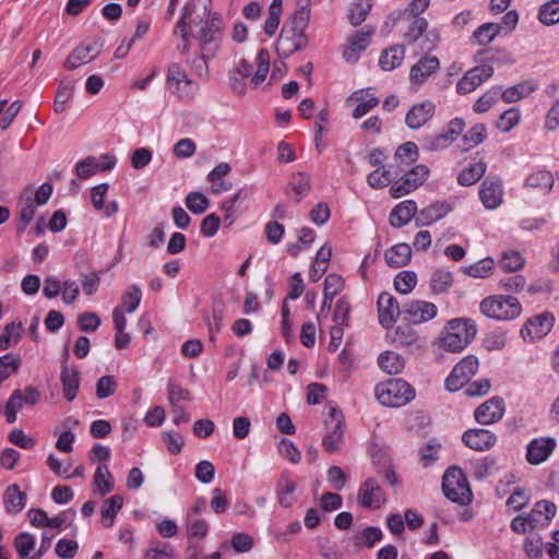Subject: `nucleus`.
<instances>
[{
    "mask_svg": "<svg viewBox=\"0 0 559 559\" xmlns=\"http://www.w3.org/2000/svg\"><path fill=\"white\" fill-rule=\"evenodd\" d=\"M199 10L201 13H195L193 17L197 21L195 26L200 25V27L192 34V38L198 41L199 49L205 58H214L221 48L224 22L217 12L209 10L204 14L202 7H198Z\"/></svg>",
    "mask_w": 559,
    "mask_h": 559,
    "instance_id": "obj_1",
    "label": "nucleus"
},
{
    "mask_svg": "<svg viewBox=\"0 0 559 559\" xmlns=\"http://www.w3.org/2000/svg\"><path fill=\"white\" fill-rule=\"evenodd\" d=\"M477 328L471 319H452L440 337L441 346L452 353L463 350L476 336Z\"/></svg>",
    "mask_w": 559,
    "mask_h": 559,
    "instance_id": "obj_2",
    "label": "nucleus"
},
{
    "mask_svg": "<svg viewBox=\"0 0 559 559\" xmlns=\"http://www.w3.org/2000/svg\"><path fill=\"white\" fill-rule=\"evenodd\" d=\"M441 488L445 498L454 503L467 507L473 501L467 477L459 466H451L444 472Z\"/></svg>",
    "mask_w": 559,
    "mask_h": 559,
    "instance_id": "obj_3",
    "label": "nucleus"
},
{
    "mask_svg": "<svg viewBox=\"0 0 559 559\" xmlns=\"http://www.w3.org/2000/svg\"><path fill=\"white\" fill-rule=\"evenodd\" d=\"M377 400L385 406L400 407L415 397V389L405 380L395 378L377 384Z\"/></svg>",
    "mask_w": 559,
    "mask_h": 559,
    "instance_id": "obj_4",
    "label": "nucleus"
},
{
    "mask_svg": "<svg viewBox=\"0 0 559 559\" xmlns=\"http://www.w3.org/2000/svg\"><path fill=\"white\" fill-rule=\"evenodd\" d=\"M307 26L290 17L284 23L276 41V51L282 59L288 58L307 46L308 38L305 34Z\"/></svg>",
    "mask_w": 559,
    "mask_h": 559,
    "instance_id": "obj_5",
    "label": "nucleus"
},
{
    "mask_svg": "<svg viewBox=\"0 0 559 559\" xmlns=\"http://www.w3.org/2000/svg\"><path fill=\"white\" fill-rule=\"evenodd\" d=\"M211 1L212 0H191L182 8L181 16L174 28V34H179L182 40V43L177 47L179 52H189L191 48L190 38H192V34H194L192 27L193 25H197V21L193 15L198 12V7H202L203 13L206 14L209 12Z\"/></svg>",
    "mask_w": 559,
    "mask_h": 559,
    "instance_id": "obj_6",
    "label": "nucleus"
},
{
    "mask_svg": "<svg viewBox=\"0 0 559 559\" xmlns=\"http://www.w3.org/2000/svg\"><path fill=\"white\" fill-rule=\"evenodd\" d=\"M480 311L488 318L503 321L519 317L522 307L515 297L496 295L483 299L480 302Z\"/></svg>",
    "mask_w": 559,
    "mask_h": 559,
    "instance_id": "obj_7",
    "label": "nucleus"
},
{
    "mask_svg": "<svg viewBox=\"0 0 559 559\" xmlns=\"http://www.w3.org/2000/svg\"><path fill=\"white\" fill-rule=\"evenodd\" d=\"M167 88L181 99H191L198 92V84L187 74L186 70L177 62L168 66Z\"/></svg>",
    "mask_w": 559,
    "mask_h": 559,
    "instance_id": "obj_8",
    "label": "nucleus"
},
{
    "mask_svg": "<svg viewBox=\"0 0 559 559\" xmlns=\"http://www.w3.org/2000/svg\"><path fill=\"white\" fill-rule=\"evenodd\" d=\"M428 175L429 169L426 165H416L397 180L392 182L390 188L391 197L399 199L413 192L426 181Z\"/></svg>",
    "mask_w": 559,
    "mask_h": 559,
    "instance_id": "obj_9",
    "label": "nucleus"
},
{
    "mask_svg": "<svg viewBox=\"0 0 559 559\" xmlns=\"http://www.w3.org/2000/svg\"><path fill=\"white\" fill-rule=\"evenodd\" d=\"M479 361L476 356L468 355L459 361L444 381L445 389L455 392L467 384L471 378L477 372Z\"/></svg>",
    "mask_w": 559,
    "mask_h": 559,
    "instance_id": "obj_10",
    "label": "nucleus"
},
{
    "mask_svg": "<svg viewBox=\"0 0 559 559\" xmlns=\"http://www.w3.org/2000/svg\"><path fill=\"white\" fill-rule=\"evenodd\" d=\"M393 16L394 23L403 25L402 37L408 45L416 43L427 31L428 22L420 15H409V13H396Z\"/></svg>",
    "mask_w": 559,
    "mask_h": 559,
    "instance_id": "obj_11",
    "label": "nucleus"
},
{
    "mask_svg": "<svg viewBox=\"0 0 559 559\" xmlns=\"http://www.w3.org/2000/svg\"><path fill=\"white\" fill-rule=\"evenodd\" d=\"M403 319L413 324H420L433 319L438 313L435 304L426 300H408L402 305Z\"/></svg>",
    "mask_w": 559,
    "mask_h": 559,
    "instance_id": "obj_12",
    "label": "nucleus"
},
{
    "mask_svg": "<svg viewBox=\"0 0 559 559\" xmlns=\"http://www.w3.org/2000/svg\"><path fill=\"white\" fill-rule=\"evenodd\" d=\"M357 500L364 509H379L386 498L379 481L374 477H368L359 487Z\"/></svg>",
    "mask_w": 559,
    "mask_h": 559,
    "instance_id": "obj_13",
    "label": "nucleus"
},
{
    "mask_svg": "<svg viewBox=\"0 0 559 559\" xmlns=\"http://www.w3.org/2000/svg\"><path fill=\"white\" fill-rule=\"evenodd\" d=\"M378 314L379 323L384 329H391L399 317H403L402 306L399 305L396 298L391 294L383 292L378 297Z\"/></svg>",
    "mask_w": 559,
    "mask_h": 559,
    "instance_id": "obj_14",
    "label": "nucleus"
},
{
    "mask_svg": "<svg viewBox=\"0 0 559 559\" xmlns=\"http://www.w3.org/2000/svg\"><path fill=\"white\" fill-rule=\"evenodd\" d=\"M493 68L483 64L468 70L456 84V92L466 95L475 91L483 82L491 78Z\"/></svg>",
    "mask_w": 559,
    "mask_h": 559,
    "instance_id": "obj_15",
    "label": "nucleus"
},
{
    "mask_svg": "<svg viewBox=\"0 0 559 559\" xmlns=\"http://www.w3.org/2000/svg\"><path fill=\"white\" fill-rule=\"evenodd\" d=\"M554 321L555 318L548 312L534 316L521 329V335L524 340L530 338L531 342L539 340L551 331Z\"/></svg>",
    "mask_w": 559,
    "mask_h": 559,
    "instance_id": "obj_16",
    "label": "nucleus"
},
{
    "mask_svg": "<svg viewBox=\"0 0 559 559\" xmlns=\"http://www.w3.org/2000/svg\"><path fill=\"white\" fill-rule=\"evenodd\" d=\"M39 391L34 386L26 388L24 393L21 390H15L5 404L4 416L7 419H15L19 409L24 404L32 406L39 400Z\"/></svg>",
    "mask_w": 559,
    "mask_h": 559,
    "instance_id": "obj_17",
    "label": "nucleus"
},
{
    "mask_svg": "<svg viewBox=\"0 0 559 559\" xmlns=\"http://www.w3.org/2000/svg\"><path fill=\"white\" fill-rule=\"evenodd\" d=\"M502 182L497 177H487L479 189V198L488 210L497 209L502 202Z\"/></svg>",
    "mask_w": 559,
    "mask_h": 559,
    "instance_id": "obj_18",
    "label": "nucleus"
},
{
    "mask_svg": "<svg viewBox=\"0 0 559 559\" xmlns=\"http://www.w3.org/2000/svg\"><path fill=\"white\" fill-rule=\"evenodd\" d=\"M100 159H107V164H99L96 157L87 156L75 165V174L81 179H87L97 171L111 170L116 166V157L114 155L104 154Z\"/></svg>",
    "mask_w": 559,
    "mask_h": 559,
    "instance_id": "obj_19",
    "label": "nucleus"
},
{
    "mask_svg": "<svg viewBox=\"0 0 559 559\" xmlns=\"http://www.w3.org/2000/svg\"><path fill=\"white\" fill-rule=\"evenodd\" d=\"M463 443L475 451H487L491 449L497 437L493 432L488 429H468L462 436Z\"/></svg>",
    "mask_w": 559,
    "mask_h": 559,
    "instance_id": "obj_20",
    "label": "nucleus"
},
{
    "mask_svg": "<svg viewBox=\"0 0 559 559\" xmlns=\"http://www.w3.org/2000/svg\"><path fill=\"white\" fill-rule=\"evenodd\" d=\"M556 448L554 438H536L527 445L526 460L532 465L545 462Z\"/></svg>",
    "mask_w": 559,
    "mask_h": 559,
    "instance_id": "obj_21",
    "label": "nucleus"
},
{
    "mask_svg": "<svg viewBox=\"0 0 559 559\" xmlns=\"http://www.w3.org/2000/svg\"><path fill=\"white\" fill-rule=\"evenodd\" d=\"M102 45L94 41L88 45H80L68 56L64 67L74 70L82 64L93 61L100 52Z\"/></svg>",
    "mask_w": 559,
    "mask_h": 559,
    "instance_id": "obj_22",
    "label": "nucleus"
},
{
    "mask_svg": "<svg viewBox=\"0 0 559 559\" xmlns=\"http://www.w3.org/2000/svg\"><path fill=\"white\" fill-rule=\"evenodd\" d=\"M436 106L430 100L414 105L405 116V123L409 129H418L435 115Z\"/></svg>",
    "mask_w": 559,
    "mask_h": 559,
    "instance_id": "obj_23",
    "label": "nucleus"
},
{
    "mask_svg": "<svg viewBox=\"0 0 559 559\" xmlns=\"http://www.w3.org/2000/svg\"><path fill=\"white\" fill-rule=\"evenodd\" d=\"M17 205L20 207V219L16 225V230L19 234H21L26 229L27 225L34 218L36 207L38 206L36 203H34L33 190L29 187L24 189Z\"/></svg>",
    "mask_w": 559,
    "mask_h": 559,
    "instance_id": "obj_24",
    "label": "nucleus"
},
{
    "mask_svg": "<svg viewBox=\"0 0 559 559\" xmlns=\"http://www.w3.org/2000/svg\"><path fill=\"white\" fill-rule=\"evenodd\" d=\"M439 68L440 61L437 57H424L412 67L409 72L411 82L420 85Z\"/></svg>",
    "mask_w": 559,
    "mask_h": 559,
    "instance_id": "obj_25",
    "label": "nucleus"
},
{
    "mask_svg": "<svg viewBox=\"0 0 559 559\" xmlns=\"http://www.w3.org/2000/svg\"><path fill=\"white\" fill-rule=\"evenodd\" d=\"M452 211L450 203L445 201H437L431 205L423 209L415 219L416 226H427L443 218Z\"/></svg>",
    "mask_w": 559,
    "mask_h": 559,
    "instance_id": "obj_26",
    "label": "nucleus"
},
{
    "mask_svg": "<svg viewBox=\"0 0 559 559\" xmlns=\"http://www.w3.org/2000/svg\"><path fill=\"white\" fill-rule=\"evenodd\" d=\"M417 213V204L413 200L399 203L390 213V224L394 228L407 225Z\"/></svg>",
    "mask_w": 559,
    "mask_h": 559,
    "instance_id": "obj_27",
    "label": "nucleus"
},
{
    "mask_svg": "<svg viewBox=\"0 0 559 559\" xmlns=\"http://www.w3.org/2000/svg\"><path fill=\"white\" fill-rule=\"evenodd\" d=\"M504 415V401L495 396L483 403L474 412V419H502Z\"/></svg>",
    "mask_w": 559,
    "mask_h": 559,
    "instance_id": "obj_28",
    "label": "nucleus"
},
{
    "mask_svg": "<svg viewBox=\"0 0 559 559\" xmlns=\"http://www.w3.org/2000/svg\"><path fill=\"white\" fill-rule=\"evenodd\" d=\"M411 258L412 248L405 242L392 246L384 253L385 262L391 267H402L408 264Z\"/></svg>",
    "mask_w": 559,
    "mask_h": 559,
    "instance_id": "obj_29",
    "label": "nucleus"
},
{
    "mask_svg": "<svg viewBox=\"0 0 559 559\" xmlns=\"http://www.w3.org/2000/svg\"><path fill=\"white\" fill-rule=\"evenodd\" d=\"M63 388V395L67 401H72L78 393L80 385V373L76 368L63 366L60 374Z\"/></svg>",
    "mask_w": 559,
    "mask_h": 559,
    "instance_id": "obj_30",
    "label": "nucleus"
},
{
    "mask_svg": "<svg viewBox=\"0 0 559 559\" xmlns=\"http://www.w3.org/2000/svg\"><path fill=\"white\" fill-rule=\"evenodd\" d=\"M3 501L5 510L9 513L16 514L25 507L26 495L20 490L19 485L13 484L7 488Z\"/></svg>",
    "mask_w": 559,
    "mask_h": 559,
    "instance_id": "obj_31",
    "label": "nucleus"
},
{
    "mask_svg": "<svg viewBox=\"0 0 559 559\" xmlns=\"http://www.w3.org/2000/svg\"><path fill=\"white\" fill-rule=\"evenodd\" d=\"M404 56V46L393 45L382 51L379 59V64L385 71L394 70L402 63Z\"/></svg>",
    "mask_w": 559,
    "mask_h": 559,
    "instance_id": "obj_32",
    "label": "nucleus"
},
{
    "mask_svg": "<svg viewBox=\"0 0 559 559\" xmlns=\"http://www.w3.org/2000/svg\"><path fill=\"white\" fill-rule=\"evenodd\" d=\"M379 367L389 374H397L405 367V359L393 350H386L378 357Z\"/></svg>",
    "mask_w": 559,
    "mask_h": 559,
    "instance_id": "obj_33",
    "label": "nucleus"
},
{
    "mask_svg": "<svg viewBox=\"0 0 559 559\" xmlns=\"http://www.w3.org/2000/svg\"><path fill=\"white\" fill-rule=\"evenodd\" d=\"M123 506V498L120 495H114L105 500L100 514L105 527L114 524V519Z\"/></svg>",
    "mask_w": 559,
    "mask_h": 559,
    "instance_id": "obj_34",
    "label": "nucleus"
},
{
    "mask_svg": "<svg viewBox=\"0 0 559 559\" xmlns=\"http://www.w3.org/2000/svg\"><path fill=\"white\" fill-rule=\"evenodd\" d=\"M486 164L481 160L469 165L459 174V185L468 187L476 183L486 173Z\"/></svg>",
    "mask_w": 559,
    "mask_h": 559,
    "instance_id": "obj_35",
    "label": "nucleus"
},
{
    "mask_svg": "<svg viewBox=\"0 0 559 559\" xmlns=\"http://www.w3.org/2000/svg\"><path fill=\"white\" fill-rule=\"evenodd\" d=\"M311 189L310 177L306 173H298L293 176L290 182L285 189V192L288 194L289 190H293L297 198L296 202L299 203L304 197H306Z\"/></svg>",
    "mask_w": 559,
    "mask_h": 559,
    "instance_id": "obj_36",
    "label": "nucleus"
},
{
    "mask_svg": "<svg viewBox=\"0 0 559 559\" xmlns=\"http://www.w3.org/2000/svg\"><path fill=\"white\" fill-rule=\"evenodd\" d=\"M556 514V506L555 503L540 500L535 503L533 510L531 511V522H536L538 524H546L549 520H551Z\"/></svg>",
    "mask_w": 559,
    "mask_h": 559,
    "instance_id": "obj_37",
    "label": "nucleus"
},
{
    "mask_svg": "<svg viewBox=\"0 0 559 559\" xmlns=\"http://www.w3.org/2000/svg\"><path fill=\"white\" fill-rule=\"evenodd\" d=\"M295 490L296 484L286 475H282L276 486L280 504L284 508L290 507L295 501V499L292 497Z\"/></svg>",
    "mask_w": 559,
    "mask_h": 559,
    "instance_id": "obj_38",
    "label": "nucleus"
},
{
    "mask_svg": "<svg viewBox=\"0 0 559 559\" xmlns=\"http://www.w3.org/2000/svg\"><path fill=\"white\" fill-rule=\"evenodd\" d=\"M371 10V0H356L348 10L349 23L354 26L360 25Z\"/></svg>",
    "mask_w": 559,
    "mask_h": 559,
    "instance_id": "obj_39",
    "label": "nucleus"
},
{
    "mask_svg": "<svg viewBox=\"0 0 559 559\" xmlns=\"http://www.w3.org/2000/svg\"><path fill=\"white\" fill-rule=\"evenodd\" d=\"M419 152L416 143L408 141L400 145L394 154L395 160L400 163V165L408 166L415 163L418 159Z\"/></svg>",
    "mask_w": 559,
    "mask_h": 559,
    "instance_id": "obj_40",
    "label": "nucleus"
},
{
    "mask_svg": "<svg viewBox=\"0 0 559 559\" xmlns=\"http://www.w3.org/2000/svg\"><path fill=\"white\" fill-rule=\"evenodd\" d=\"M365 91H356L352 94L350 98L360 100L353 111V117L359 119L367 115L371 109L379 105V99L371 95L369 98L364 99Z\"/></svg>",
    "mask_w": 559,
    "mask_h": 559,
    "instance_id": "obj_41",
    "label": "nucleus"
},
{
    "mask_svg": "<svg viewBox=\"0 0 559 559\" xmlns=\"http://www.w3.org/2000/svg\"><path fill=\"white\" fill-rule=\"evenodd\" d=\"M94 485L103 496L114 489L112 476L107 465H99L96 468L94 475Z\"/></svg>",
    "mask_w": 559,
    "mask_h": 559,
    "instance_id": "obj_42",
    "label": "nucleus"
},
{
    "mask_svg": "<svg viewBox=\"0 0 559 559\" xmlns=\"http://www.w3.org/2000/svg\"><path fill=\"white\" fill-rule=\"evenodd\" d=\"M495 267V261L491 258H485L483 260L477 261L474 264L463 267V272L475 278H485L487 277Z\"/></svg>",
    "mask_w": 559,
    "mask_h": 559,
    "instance_id": "obj_43",
    "label": "nucleus"
},
{
    "mask_svg": "<svg viewBox=\"0 0 559 559\" xmlns=\"http://www.w3.org/2000/svg\"><path fill=\"white\" fill-rule=\"evenodd\" d=\"M453 142L448 134L442 131L439 134H429L423 138L421 146L425 151L436 152L444 150L450 146Z\"/></svg>",
    "mask_w": 559,
    "mask_h": 559,
    "instance_id": "obj_44",
    "label": "nucleus"
},
{
    "mask_svg": "<svg viewBox=\"0 0 559 559\" xmlns=\"http://www.w3.org/2000/svg\"><path fill=\"white\" fill-rule=\"evenodd\" d=\"M500 24L485 23L474 31L473 37L479 45H488L500 33Z\"/></svg>",
    "mask_w": 559,
    "mask_h": 559,
    "instance_id": "obj_45",
    "label": "nucleus"
},
{
    "mask_svg": "<svg viewBox=\"0 0 559 559\" xmlns=\"http://www.w3.org/2000/svg\"><path fill=\"white\" fill-rule=\"evenodd\" d=\"M538 19L545 25H554L559 22V0H550L539 8Z\"/></svg>",
    "mask_w": 559,
    "mask_h": 559,
    "instance_id": "obj_46",
    "label": "nucleus"
},
{
    "mask_svg": "<svg viewBox=\"0 0 559 559\" xmlns=\"http://www.w3.org/2000/svg\"><path fill=\"white\" fill-rule=\"evenodd\" d=\"M453 284L452 273L443 270L433 272L430 281V287L433 294L447 292Z\"/></svg>",
    "mask_w": 559,
    "mask_h": 559,
    "instance_id": "obj_47",
    "label": "nucleus"
},
{
    "mask_svg": "<svg viewBox=\"0 0 559 559\" xmlns=\"http://www.w3.org/2000/svg\"><path fill=\"white\" fill-rule=\"evenodd\" d=\"M417 283V275L413 271H402L394 278V288L404 295L409 294Z\"/></svg>",
    "mask_w": 559,
    "mask_h": 559,
    "instance_id": "obj_48",
    "label": "nucleus"
},
{
    "mask_svg": "<svg viewBox=\"0 0 559 559\" xmlns=\"http://www.w3.org/2000/svg\"><path fill=\"white\" fill-rule=\"evenodd\" d=\"M186 206L193 214H202L209 209L210 200L202 192L192 191L186 197Z\"/></svg>",
    "mask_w": 559,
    "mask_h": 559,
    "instance_id": "obj_49",
    "label": "nucleus"
},
{
    "mask_svg": "<svg viewBox=\"0 0 559 559\" xmlns=\"http://www.w3.org/2000/svg\"><path fill=\"white\" fill-rule=\"evenodd\" d=\"M142 298L141 288L138 285H131L128 290L122 295V307L123 311L126 310L128 313L134 312Z\"/></svg>",
    "mask_w": 559,
    "mask_h": 559,
    "instance_id": "obj_50",
    "label": "nucleus"
},
{
    "mask_svg": "<svg viewBox=\"0 0 559 559\" xmlns=\"http://www.w3.org/2000/svg\"><path fill=\"white\" fill-rule=\"evenodd\" d=\"M501 95L500 87H492L480 96L473 106L475 112H486L489 108L496 104Z\"/></svg>",
    "mask_w": 559,
    "mask_h": 559,
    "instance_id": "obj_51",
    "label": "nucleus"
},
{
    "mask_svg": "<svg viewBox=\"0 0 559 559\" xmlns=\"http://www.w3.org/2000/svg\"><path fill=\"white\" fill-rule=\"evenodd\" d=\"M526 185L532 188H539L548 191L554 185V177L547 170H538L527 177Z\"/></svg>",
    "mask_w": 559,
    "mask_h": 559,
    "instance_id": "obj_52",
    "label": "nucleus"
},
{
    "mask_svg": "<svg viewBox=\"0 0 559 559\" xmlns=\"http://www.w3.org/2000/svg\"><path fill=\"white\" fill-rule=\"evenodd\" d=\"M160 437L170 454L178 455L182 451L185 441L180 432L167 430L163 431Z\"/></svg>",
    "mask_w": 559,
    "mask_h": 559,
    "instance_id": "obj_53",
    "label": "nucleus"
},
{
    "mask_svg": "<svg viewBox=\"0 0 559 559\" xmlns=\"http://www.w3.org/2000/svg\"><path fill=\"white\" fill-rule=\"evenodd\" d=\"M34 546L35 539L29 533H20L14 539V547L21 559H27Z\"/></svg>",
    "mask_w": 559,
    "mask_h": 559,
    "instance_id": "obj_54",
    "label": "nucleus"
},
{
    "mask_svg": "<svg viewBox=\"0 0 559 559\" xmlns=\"http://www.w3.org/2000/svg\"><path fill=\"white\" fill-rule=\"evenodd\" d=\"M524 259L516 251H507L502 254L499 265L506 272H516L524 265Z\"/></svg>",
    "mask_w": 559,
    "mask_h": 559,
    "instance_id": "obj_55",
    "label": "nucleus"
},
{
    "mask_svg": "<svg viewBox=\"0 0 559 559\" xmlns=\"http://www.w3.org/2000/svg\"><path fill=\"white\" fill-rule=\"evenodd\" d=\"M393 177L390 169L378 168L367 176L368 185L373 189H382L390 183L392 185Z\"/></svg>",
    "mask_w": 559,
    "mask_h": 559,
    "instance_id": "obj_56",
    "label": "nucleus"
},
{
    "mask_svg": "<svg viewBox=\"0 0 559 559\" xmlns=\"http://www.w3.org/2000/svg\"><path fill=\"white\" fill-rule=\"evenodd\" d=\"M533 91L534 87L530 86L527 83H520L501 92V97L507 103H515L530 95Z\"/></svg>",
    "mask_w": 559,
    "mask_h": 559,
    "instance_id": "obj_57",
    "label": "nucleus"
},
{
    "mask_svg": "<svg viewBox=\"0 0 559 559\" xmlns=\"http://www.w3.org/2000/svg\"><path fill=\"white\" fill-rule=\"evenodd\" d=\"M344 425L343 421H336L333 431L323 438V447L325 451L333 453L338 450V443L343 438Z\"/></svg>",
    "mask_w": 559,
    "mask_h": 559,
    "instance_id": "obj_58",
    "label": "nucleus"
},
{
    "mask_svg": "<svg viewBox=\"0 0 559 559\" xmlns=\"http://www.w3.org/2000/svg\"><path fill=\"white\" fill-rule=\"evenodd\" d=\"M188 527H187V534L188 539L193 538H200L203 539L206 537L209 533V524L203 519H191V516H188Z\"/></svg>",
    "mask_w": 559,
    "mask_h": 559,
    "instance_id": "obj_59",
    "label": "nucleus"
},
{
    "mask_svg": "<svg viewBox=\"0 0 559 559\" xmlns=\"http://www.w3.org/2000/svg\"><path fill=\"white\" fill-rule=\"evenodd\" d=\"M277 450L281 455L297 464L301 460V453L296 445L287 438H282L277 443Z\"/></svg>",
    "mask_w": 559,
    "mask_h": 559,
    "instance_id": "obj_60",
    "label": "nucleus"
},
{
    "mask_svg": "<svg viewBox=\"0 0 559 559\" xmlns=\"http://www.w3.org/2000/svg\"><path fill=\"white\" fill-rule=\"evenodd\" d=\"M102 323L99 316L95 312H84L78 317V326L82 332L91 333L96 331Z\"/></svg>",
    "mask_w": 559,
    "mask_h": 559,
    "instance_id": "obj_61",
    "label": "nucleus"
},
{
    "mask_svg": "<svg viewBox=\"0 0 559 559\" xmlns=\"http://www.w3.org/2000/svg\"><path fill=\"white\" fill-rule=\"evenodd\" d=\"M520 118V110L518 108H510L500 116L497 127L501 131L508 132L519 123Z\"/></svg>",
    "mask_w": 559,
    "mask_h": 559,
    "instance_id": "obj_62",
    "label": "nucleus"
},
{
    "mask_svg": "<svg viewBox=\"0 0 559 559\" xmlns=\"http://www.w3.org/2000/svg\"><path fill=\"white\" fill-rule=\"evenodd\" d=\"M507 344L506 332L502 330H495L486 335L484 338V346L487 350H501Z\"/></svg>",
    "mask_w": 559,
    "mask_h": 559,
    "instance_id": "obj_63",
    "label": "nucleus"
},
{
    "mask_svg": "<svg viewBox=\"0 0 559 559\" xmlns=\"http://www.w3.org/2000/svg\"><path fill=\"white\" fill-rule=\"evenodd\" d=\"M486 126L484 123H476L464 135L463 141L468 147H474L480 144L486 138Z\"/></svg>",
    "mask_w": 559,
    "mask_h": 559,
    "instance_id": "obj_64",
    "label": "nucleus"
}]
</instances>
